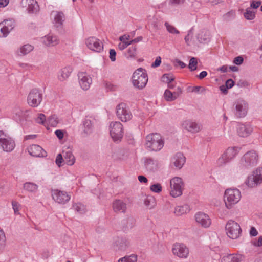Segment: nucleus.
Listing matches in <instances>:
<instances>
[{"label": "nucleus", "mask_w": 262, "mask_h": 262, "mask_svg": "<svg viewBox=\"0 0 262 262\" xmlns=\"http://www.w3.org/2000/svg\"><path fill=\"white\" fill-rule=\"evenodd\" d=\"M63 155L64 157L63 161H64L67 165L72 166L75 162V158L71 151L69 150L67 151H63Z\"/></svg>", "instance_id": "34"}, {"label": "nucleus", "mask_w": 262, "mask_h": 262, "mask_svg": "<svg viewBox=\"0 0 262 262\" xmlns=\"http://www.w3.org/2000/svg\"><path fill=\"white\" fill-rule=\"evenodd\" d=\"M129 35H124L120 36L119 38V39L122 42H125V43H130V45L133 42H137L138 41V40H136V39H135L132 40L130 41H128V40H129Z\"/></svg>", "instance_id": "51"}, {"label": "nucleus", "mask_w": 262, "mask_h": 262, "mask_svg": "<svg viewBox=\"0 0 262 262\" xmlns=\"http://www.w3.org/2000/svg\"><path fill=\"white\" fill-rule=\"evenodd\" d=\"M164 141L160 134L151 133L146 137L145 146L149 151H159L164 146Z\"/></svg>", "instance_id": "1"}, {"label": "nucleus", "mask_w": 262, "mask_h": 262, "mask_svg": "<svg viewBox=\"0 0 262 262\" xmlns=\"http://www.w3.org/2000/svg\"><path fill=\"white\" fill-rule=\"evenodd\" d=\"M86 47L91 50L96 52H101L103 49L102 42L95 37H90L85 40Z\"/></svg>", "instance_id": "14"}, {"label": "nucleus", "mask_w": 262, "mask_h": 262, "mask_svg": "<svg viewBox=\"0 0 262 262\" xmlns=\"http://www.w3.org/2000/svg\"><path fill=\"white\" fill-rule=\"evenodd\" d=\"M252 176L254 177L258 184L262 182V168H258L253 171Z\"/></svg>", "instance_id": "39"}, {"label": "nucleus", "mask_w": 262, "mask_h": 262, "mask_svg": "<svg viewBox=\"0 0 262 262\" xmlns=\"http://www.w3.org/2000/svg\"><path fill=\"white\" fill-rule=\"evenodd\" d=\"M24 188L28 191L35 192L38 189V186L33 183L27 182L24 184Z\"/></svg>", "instance_id": "37"}, {"label": "nucleus", "mask_w": 262, "mask_h": 262, "mask_svg": "<svg viewBox=\"0 0 262 262\" xmlns=\"http://www.w3.org/2000/svg\"><path fill=\"white\" fill-rule=\"evenodd\" d=\"M221 258L220 255L218 253H215L211 254V260L212 262H219V260Z\"/></svg>", "instance_id": "54"}, {"label": "nucleus", "mask_w": 262, "mask_h": 262, "mask_svg": "<svg viewBox=\"0 0 262 262\" xmlns=\"http://www.w3.org/2000/svg\"><path fill=\"white\" fill-rule=\"evenodd\" d=\"M79 83L83 90L89 89L92 83V78L88 74L84 72H80L78 74Z\"/></svg>", "instance_id": "19"}, {"label": "nucleus", "mask_w": 262, "mask_h": 262, "mask_svg": "<svg viewBox=\"0 0 262 262\" xmlns=\"http://www.w3.org/2000/svg\"><path fill=\"white\" fill-rule=\"evenodd\" d=\"M234 84V82L232 79H228L226 82V86L227 89H230L233 86Z\"/></svg>", "instance_id": "64"}, {"label": "nucleus", "mask_w": 262, "mask_h": 262, "mask_svg": "<svg viewBox=\"0 0 262 262\" xmlns=\"http://www.w3.org/2000/svg\"><path fill=\"white\" fill-rule=\"evenodd\" d=\"M245 184L248 187L251 188H254L258 185L252 174L248 177L245 181Z\"/></svg>", "instance_id": "36"}, {"label": "nucleus", "mask_w": 262, "mask_h": 262, "mask_svg": "<svg viewBox=\"0 0 262 262\" xmlns=\"http://www.w3.org/2000/svg\"><path fill=\"white\" fill-rule=\"evenodd\" d=\"M225 231L227 236L232 239H237L242 233V229L239 224L233 220H229L227 223Z\"/></svg>", "instance_id": "6"}, {"label": "nucleus", "mask_w": 262, "mask_h": 262, "mask_svg": "<svg viewBox=\"0 0 262 262\" xmlns=\"http://www.w3.org/2000/svg\"><path fill=\"white\" fill-rule=\"evenodd\" d=\"M210 34L208 31L202 30L199 31L197 34V38L199 42L205 43L210 39Z\"/></svg>", "instance_id": "32"}, {"label": "nucleus", "mask_w": 262, "mask_h": 262, "mask_svg": "<svg viewBox=\"0 0 262 262\" xmlns=\"http://www.w3.org/2000/svg\"><path fill=\"white\" fill-rule=\"evenodd\" d=\"M161 63V58L160 56L156 57L155 61L152 63V67L156 68L159 67Z\"/></svg>", "instance_id": "60"}, {"label": "nucleus", "mask_w": 262, "mask_h": 262, "mask_svg": "<svg viewBox=\"0 0 262 262\" xmlns=\"http://www.w3.org/2000/svg\"><path fill=\"white\" fill-rule=\"evenodd\" d=\"M43 43L47 46H54L58 45L59 40L56 36L47 35L42 38Z\"/></svg>", "instance_id": "28"}, {"label": "nucleus", "mask_w": 262, "mask_h": 262, "mask_svg": "<svg viewBox=\"0 0 262 262\" xmlns=\"http://www.w3.org/2000/svg\"><path fill=\"white\" fill-rule=\"evenodd\" d=\"M254 130L253 126L250 123H239L236 126L238 135L242 138H246L252 134Z\"/></svg>", "instance_id": "13"}, {"label": "nucleus", "mask_w": 262, "mask_h": 262, "mask_svg": "<svg viewBox=\"0 0 262 262\" xmlns=\"http://www.w3.org/2000/svg\"><path fill=\"white\" fill-rule=\"evenodd\" d=\"M83 126L84 127V132L88 133L92 127V123L91 120L88 119L85 120L83 122Z\"/></svg>", "instance_id": "50"}, {"label": "nucleus", "mask_w": 262, "mask_h": 262, "mask_svg": "<svg viewBox=\"0 0 262 262\" xmlns=\"http://www.w3.org/2000/svg\"><path fill=\"white\" fill-rule=\"evenodd\" d=\"M210 249L213 252L217 253L220 251L221 248L220 246L217 244L216 245L211 244L210 246Z\"/></svg>", "instance_id": "58"}, {"label": "nucleus", "mask_w": 262, "mask_h": 262, "mask_svg": "<svg viewBox=\"0 0 262 262\" xmlns=\"http://www.w3.org/2000/svg\"><path fill=\"white\" fill-rule=\"evenodd\" d=\"M64 160L61 154H59L57 155L56 159V163L58 166H60V165Z\"/></svg>", "instance_id": "61"}, {"label": "nucleus", "mask_w": 262, "mask_h": 262, "mask_svg": "<svg viewBox=\"0 0 262 262\" xmlns=\"http://www.w3.org/2000/svg\"><path fill=\"white\" fill-rule=\"evenodd\" d=\"M252 245L255 247H261L262 246V235L258 239H255L252 242Z\"/></svg>", "instance_id": "52"}, {"label": "nucleus", "mask_w": 262, "mask_h": 262, "mask_svg": "<svg viewBox=\"0 0 262 262\" xmlns=\"http://www.w3.org/2000/svg\"><path fill=\"white\" fill-rule=\"evenodd\" d=\"M136 55L137 48L135 47H131L128 49L127 52L126 53V56L127 58H135Z\"/></svg>", "instance_id": "45"}, {"label": "nucleus", "mask_w": 262, "mask_h": 262, "mask_svg": "<svg viewBox=\"0 0 262 262\" xmlns=\"http://www.w3.org/2000/svg\"><path fill=\"white\" fill-rule=\"evenodd\" d=\"M261 4V2L260 1H253L251 2L250 6L252 8L256 9V8H258Z\"/></svg>", "instance_id": "59"}, {"label": "nucleus", "mask_w": 262, "mask_h": 262, "mask_svg": "<svg viewBox=\"0 0 262 262\" xmlns=\"http://www.w3.org/2000/svg\"><path fill=\"white\" fill-rule=\"evenodd\" d=\"M34 49L33 46L29 44L24 45L19 47L15 52L18 56H23L31 52Z\"/></svg>", "instance_id": "29"}, {"label": "nucleus", "mask_w": 262, "mask_h": 262, "mask_svg": "<svg viewBox=\"0 0 262 262\" xmlns=\"http://www.w3.org/2000/svg\"><path fill=\"white\" fill-rule=\"evenodd\" d=\"M15 142L13 138L0 130V147L2 150L7 152L12 151L15 147Z\"/></svg>", "instance_id": "5"}, {"label": "nucleus", "mask_w": 262, "mask_h": 262, "mask_svg": "<svg viewBox=\"0 0 262 262\" xmlns=\"http://www.w3.org/2000/svg\"><path fill=\"white\" fill-rule=\"evenodd\" d=\"M42 96L40 92L37 89H33L29 93L28 98V104L31 107H37L42 101Z\"/></svg>", "instance_id": "12"}, {"label": "nucleus", "mask_w": 262, "mask_h": 262, "mask_svg": "<svg viewBox=\"0 0 262 262\" xmlns=\"http://www.w3.org/2000/svg\"><path fill=\"white\" fill-rule=\"evenodd\" d=\"M137 256L136 255L132 254L129 256H126L119 259L118 262H137Z\"/></svg>", "instance_id": "40"}, {"label": "nucleus", "mask_w": 262, "mask_h": 262, "mask_svg": "<svg viewBox=\"0 0 262 262\" xmlns=\"http://www.w3.org/2000/svg\"><path fill=\"white\" fill-rule=\"evenodd\" d=\"M113 208L115 212H124L126 209V205L121 200H116L113 202Z\"/></svg>", "instance_id": "31"}, {"label": "nucleus", "mask_w": 262, "mask_h": 262, "mask_svg": "<svg viewBox=\"0 0 262 262\" xmlns=\"http://www.w3.org/2000/svg\"><path fill=\"white\" fill-rule=\"evenodd\" d=\"M194 220L196 224L202 228H208L211 225V219L206 213L198 212L194 215Z\"/></svg>", "instance_id": "11"}, {"label": "nucleus", "mask_w": 262, "mask_h": 262, "mask_svg": "<svg viewBox=\"0 0 262 262\" xmlns=\"http://www.w3.org/2000/svg\"><path fill=\"white\" fill-rule=\"evenodd\" d=\"M185 0H169V3L171 5H182L185 2Z\"/></svg>", "instance_id": "57"}, {"label": "nucleus", "mask_w": 262, "mask_h": 262, "mask_svg": "<svg viewBox=\"0 0 262 262\" xmlns=\"http://www.w3.org/2000/svg\"><path fill=\"white\" fill-rule=\"evenodd\" d=\"M241 199V193L237 188H229L225 191L224 202L227 209H231Z\"/></svg>", "instance_id": "2"}, {"label": "nucleus", "mask_w": 262, "mask_h": 262, "mask_svg": "<svg viewBox=\"0 0 262 262\" xmlns=\"http://www.w3.org/2000/svg\"><path fill=\"white\" fill-rule=\"evenodd\" d=\"M144 204L149 209L154 208L156 205L155 198L152 195H147L144 200Z\"/></svg>", "instance_id": "35"}, {"label": "nucleus", "mask_w": 262, "mask_h": 262, "mask_svg": "<svg viewBox=\"0 0 262 262\" xmlns=\"http://www.w3.org/2000/svg\"><path fill=\"white\" fill-rule=\"evenodd\" d=\"M182 92V89L180 87H178L177 91L173 92H172L170 90L167 89L164 92V97L167 101H173L178 98Z\"/></svg>", "instance_id": "25"}, {"label": "nucleus", "mask_w": 262, "mask_h": 262, "mask_svg": "<svg viewBox=\"0 0 262 262\" xmlns=\"http://www.w3.org/2000/svg\"><path fill=\"white\" fill-rule=\"evenodd\" d=\"M162 80L164 82L169 83L174 80V77L172 74H165L162 76Z\"/></svg>", "instance_id": "47"}, {"label": "nucleus", "mask_w": 262, "mask_h": 262, "mask_svg": "<svg viewBox=\"0 0 262 262\" xmlns=\"http://www.w3.org/2000/svg\"><path fill=\"white\" fill-rule=\"evenodd\" d=\"M73 208L77 212L80 214L84 213L86 211L85 206L80 203L73 204Z\"/></svg>", "instance_id": "38"}, {"label": "nucleus", "mask_w": 262, "mask_h": 262, "mask_svg": "<svg viewBox=\"0 0 262 262\" xmlns=\"http://www.w3.org/2000/svg\"><path fill=\"white\" fill-rule=\"evenodd\" d=\"M26 6L29 13H34L39 11V8L37 2L35 0H26Z\"/></svg>", "instance_id": "27"}, {"label": "nucleus", "mask_w": 262, "mask_h": 262, "mask_svg": "<svg viewBox=\"0 0 262 262\" xmlns=\"http://www.w3.org/2000/svg\"><path fill=\"white\" fill-rule=\"evenodd\" d=\"M248 104L244 100L237 101L235 104V114L237 117H244L247 114Z\"/></svg>", "instance_id": "18"}, {"label": "nucleus", "mask_w": 262, "mask_h": 262, "mask_svg": "<svg viewBox=\"0 0 262 262\" xmlns=\"http://www.w3.org/2000/svg\"><path fill=\"white\" fill-rule=\"evenodd\" d=\"M244 17L247 20H252L255 17V12L248 8L244 13Z\"/></svg>", "instance_id": "43"}, {"label": "nucleus", "mask_w": 262, "mask_h": 262, "mask_svg": "<svg viewBox=\"0 0 262 262\" xmlns=\"http://www.w3.org/2000/svg\"><path fill=\"white\" fill-rule=\"evenodd\" d=\"M172 252L174 255L183 259L187 258L189 255V249L184 244L176 243L172 248Z\"/></svg>", "instance_id": "10"}, {"label": "nucleus", "mask_w": 262, "mask_h": 262, "mask_svg": "<svg viewBox=\"0 0 262 262\" xmlns=\"http://www.w3.org/2000/svg\"><path fill=\"white\" fill-rule=\"evenodd\" d=\"M259 161V155L256 150H251L246 152L241 159L243 166L249 168L256 166Z\"/></svg>", "instance_id": "7"}, {"label": "nucleus", "mask_w": 262, "mask_h": 262, "mask_svg": "<svg viewBox=\"0 0 262 262\" xmlns=\"http://www.w3.org/2000/svg\"><path fill=\"white\" fill-rule=\"evenodd\" d=\"M51 16L53 23L56 27H61L65 20V16L62 12L52 11Z\"/></svg>", "instance_id": "22"}, {"label": "nucleus", "mask_w": 262, "mask_h": 262, "mask_svg": "<svg viewBox=\"0 0 262 262\" xmlns=\"http://www.w3.org/2000/svg\"><path fill=\"white\" fill-rule=\"evenodd\" d=\"M15 26V21L13 19H8L0 23V37H6L12 30Z\"/></svg>", "instance_id": "17"}, {"label": "nucleus", "mask_w": 262, "mask_h": 262, "mask_svg": "<svg viewBox=\"0 0 262 262\" xmlns=\"http://www.w3.org/2000/svg\"><path fill=\"white\" fill-rule=\"evenodd\" d=\"M109 57L112 61H115L116 60V53L114 49H111L109 51Z\"/></svg>", "instance_id": "55"}, {"label": "nucleus", "mask_w": 262, "mask_h": 262, "mask_svg": "<svg viewBox=\"0 0 262 262\" xmlns=\"http://www.w3.org/2000/svg\"><path fill=\"white\" fill-rule=\"evenodd\" d=\"M166 28L167 31L171 34H179L180 32L176 29L173 25L169 24L168 22H165L164 24Z\"/></svg>", "instance_id": "42"}, {"label": "nucleus", "mask_w": 262, "mask_h": 262, "mask_svg": "<svg viewBox=\"0 0 262 262\" xmlns=\"http://www.w3.org/2000/svg\"><path fill=\"white\" fill-rule=\"evenodd\" d=\"M55 134L58 138L60 140L62 139L64 136V134L61 130H57L55 132Z\"/></svg>", "instance_id": "63"}, {"label": "nucleus", "mask_w": 262, "mask_h": 262, "mask_svg": "<svg viewBox=\"0 0 262 262\" xmlns=\"http://www.w3.org/2000/svg\"><path fill=\"white\" fill-rule=\"evenodd\" d=\"M161 163L151 159H147L145 161L146 169L150 172H155L160 169L161 167Z\"/></svg>", "instance_id": "24"}, {"label": "nucleus", "mask_w": 262, "mask_h": 262, "mask_svg": "<svg viewBox=\"0 0 262 262\" xmlns=\"http://www.w3.org/2000/svg\"><path fill=\"white\" fill-rule=\"evenodd\" d=\"M192 30H190L189 31L187 35L185 37V41L187 45H189L190 41L192 39Z\"/></svg>", "instance_id": "56"}, {"label": "nucleus", "mask_w": 262, "mask_h": 262, "mask_svg": "<svg viewBox=\"0 0 262 262\" xmlns=\"http://www.w3.org/2000/svg\"><path fill=\"white\" fill-rule=\"evenodd\" d=\"M182 126L185 130L192 133H198L201 129L200 125L190 120L183 121Z\"/></svg>", "instance_id": "20"}, {"label": "nucleus", "mask_w": 262, "mask_h": 262, "mask_svg": "<svg viewBox=\"0 0 262 262\" xmlns=\"http://www.w3.org/2000/svg\"><path fill=\"white\" fill-rule=\"evenodd\" d=\"M240 150L237 147H229L219 158L221 163H225L233 159L236 156Z\"/></svg>", "instance_id": "16"}, {"label": "nucleus", "mask_w": 262, "mask_h": 262, "mask_svg": "<svg viewBox=\"0 0 262 262\" xmlns=\"http://www.w3.org/2000/svg\"><path fill=\"white\" fill-rule=\"evenodd\" d=\"M53 199L59 204H65L69 201L71 196L66 191L58 189H54L52 191Z\"/></svg>", "instance_id": "15"}, {"label": "nucleus", "mask_w": 262, "mask_h": 262, "mask_svg": "<svg viewBox=\"0 0 262 262\" xmlns=\"http://www.w3.org/2000/svg\"><path fill=\"white\" fill-rule=\"evenodd\" d=\"M186 162V158L181 152H177L171 158V162L174 166L180 169L184 165Z\"/></svg>", "instance_id": "21"}, {"label": "nucleus", "mask_w": 262, "mask_h": 262, "mask_svg": "<svg viewBox=\"0 0 262 262\" xmlns=\"http://www.w3.org/2000/svg\"><path fill=\"white\" fill-rule=\"evenodd\" d=\"M110 135L114 142L120 141L123 136L122 124L118 121L112 122L110 124Z\"/></svg>", "instance_id": "9"}, {"label": "nucleus", "mask_w": 262, "mask_h": 262, "mask_svg": "<svg viewBox=\"0 0 262 262\" xmlns=\"http://www.w3.org/2000/svg\"><path fill=\"white\" fill-rule=\"evenodd\" d=\"M133 85L137 89H142L148 82V76L145 70L139 68L136 70L132 77Z\"/></svg>", "instance_id": "4"}, {"label": "nucleus", "mask_w": 262, "mask_h": 262, "mask_svg": "<svg viewBox=\"0 0 262 262\" xmlns=\"http://www.w3.org/2000/svg\"><path fill=\"white\" fill-rule=\"evenodd\" d=\"M72 69L70 67H66L61 69L58 74V79L60 81L67 79L72 73Z\"/></svg>", "instance_id": "26"}, {"label": "nucleus", "mask_w": 262, "mask_h": 262, "mask_svg": "<svg viewBox=\"0 0 262 262\" xmlns=\"http://www.w3.org/2000/svg\"><path fill=\"white\" fill-rule=\"evenodd\" d=\"M197 60L196 58L195 57H192L189 61V68L190 69L191 71H194L197 68Z\"/></svg>", "instance_id": "48"}, {"label": "nucleus", "mask_w": 262, "mask_h": 262, "mask_svg": "<svg viewBox=\"0 0 262 262\" xmlns=\"http://www.w3.org/2000/svg\"><path fill=\"white\" fill-rule=\"evenodd\" d=\"M12 208L14 210V214H20L19 211L21 208L20 204L16 201L13 200L12 201Z\"/></svg>", "instance_id": "46"}, {"label": "nucleus", "mask_w": 262, "mask_h": 262, "mask_svg": "<svg viewBox=\"0 0 262 262\" xmlns=\"http://www.w3.org/2000/svg\"><path fill=\"white\" fill-rule=\"evenodd\" d=\"M185 183L183 179L175 177L170 180L169 194L173 198H177L182 195L184 189Z\"/></svg>", "instance_id": "3"}, {"label": "nucleus", "mask_w": 262, "mask_h": 262, "mask_svg": "<svg viewBox=\"0 0 262 262\" xmlns=\"http://www.w3.org/2000/svg\"><path fill=\"white\" fill-rule=\"evenodd\" d=\"M46 121V116L43 114L41 113L38 114L37 117L35 119V121L36 123L42 125H44L45 124Z\"/></svg>", "instance_id": "49"}, {"label": "nucleus", "mask_w": 262, "mask_h": 262, "mask_svg": "<svg viewBox=\"0 0 262 262\" xmlns=\"http://www.w3.org/2000/svg\"><path fill=\"white\" fill-rule=\"evenodd\" d=\"M27 149L29 154L34 157H44L46 156V152L38 145H31L28 147Z\"/></svg>", "instance_id": "23"}, {"label": "nucleus", "mask_w": 262, "mask_h": 262, "mask_svg": "<svg viewBox=\"0 0 262 262\" xmlns=\"http://www.w3.org/2000/svg\"><path fill=\"white\" fill-rule=\"evenodd\" d=\"M190 211L189 207L187 204L177 206L175 207L174 213L176 216H181L186 214Z\"/></svg>", "instance_id": "33"}, {"label": "nucleus", "mask_w": 262, "mask_h": 262, "mask_svg": "<svg viewBox=\"0 0 262 262\" xmlns=\"http://www.w3.org/2000/svg\"><path fill=\"white\" fill-rule=\"evenodd\" d=\"M116 114L118 118L122 122L129 121L132 118L130 111L127 105L124 103H121L117 105Z\"/></svg>", "instance_id": "8"}, {"label": "nucleus", "mask_w": 262, "mask_h": 262, "mask_svg": "<svg viewBox=\"0 0 262 262\" xmlns=\"http://www.w3.org/2000/svg\"><path fill=\"white\" fill-rule=\"evenodd\" d=\"M47 123L49 125L51 126L55 127L58 123V120L56 115H52L49 117L47 120Z\"/></svg>", "instance_id": "41"}, {"label": "nucleus", "mask_w": 262, "mask_h": 262, "mask_svg": "<svg viewBox=\"0 0 262 262\" xmlns=\"http://www.w3.org/2000/svg\"><path fill=\"white\" fill-rule=\"evenodd\" d=\"M242 256L239 254H230L223 256L221 262H242Z\"/></svg>", "instance_id": "30"}, {"label": "nucleus", "mask_w": 262, "mask_h": 262, "mask_svg": "<svg viewBox=\"0 0 262 262\" xmlns=\"http://www.w3.org/2000/svg\"><path fill=\"white\" fill-rule=\"evenodd\" d=\"M6 238L4 231L0 228V245H3L6 242Z\"/></svg>", "instance_id": "53"}, {"label": "nucleus", "mask_w": 262, "mask_h": 262, "mask_svg": "<svg viewBox=\"0 0 262 262\" xmlns=\"http://www.w3.org/2000/svg\"><path fill=\"white\" fill-rule=\"evenodd\" d=\"M243 62V58L241 56H238L234 58L233 62L236 65H240Z\"/></svg>", "instance_id": "62"}, {"label": "nucleus", "mask_w": 262, "mask_h": 262, "mask_svg": "<svg viewBox=\"0 0 262 262\" xmlns=\"http://www.w3.org/2000/svg\"><path fill=\"white\" fill-rule=\"evenodd\" d=\"M150 190L155 193H159L162 191V186L159 183H156L150 185Z\"/></svg>", "instance_id": "44"}]
</instances>
